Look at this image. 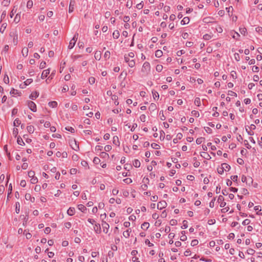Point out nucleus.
<instances>
[{"instance_id": "31", "label": "nucleus", "mask_w": 262, "mask_h": 262, "mask_svg": "<svg viewBox=\"0 0 262 262\" xmlns=\"http://www.w3.org/2000/svg\"><path fill=\"white\" fill-rule=\"evenodd\" d=\"M195 105L198 106H200L201 105V100L199 98H196L194 102Z\"/></svg>"}, {"instance_id": "40", "label": "nucleus", "mask_w": 262, "mask_h": 262, "mask_svg": "<svg viewBox=\"0 0 262 262\" xmlns=\"http://www.w3.org/2000/svg\"><path fill=\"white\" fill-rule=\"evenodd\" d=\"M119 32L118 31L116 30V31H115L113 33V36L114 37V38H118L119 36Z\"/></svg>"}, {"instance_id": "14", "label": "nucleus", "mask_w": 262, "mask_h": 262, "mask_svg": "<svg viewBox=\"0 0 262 262\" xmlns=\"http://www.w3.org/2000/svg\"><path fill=\"white\" fill-rule=\"evenodd\" d=\"M26 230H18V234H21L23 233L24 234H25L26 238L27 239H30L32 237V234L30 233H25Z\"/></svg>"}, {"instance_id": "22", "label": "nucleus", "mask_w": 262, "mask_h": 262, "mask_svg": "<svg viewBox=\"0 0 262 262\" xmlns=\"http://www.w3.org/2000/svg\"><path fill=\"white\" fill-rule=\"evenodd\" d=\"M133 164L135 167L138 168L140 166L141 163L139 160L136 159L133 161Z\"/></svg>"}, {"instance_id": "6", "label": "nucleus", "mask_w": 262, "mask_h": 262, "mask_svg": "<svg viewBox=\"0 0 262 262\" xmlns=\"http://www.w3.org/2000/svg\"><path fill=\"white\" fill-rule=\"evenodd\" d=\"M150 70V64L147 62H145L143 63L142 68V72L145 74H148Z\"/></svg>"}, {"instance_id": "48", "label": "nucleus", "mask_w": 262, "mask_h": 262, "mask_svg": "<svg viewBox=\"0 0 262 262\" xmlns=\"http://www.w3.org/2000/svg\"><path fill=\"white\" fill-rule=\"evenodd\" d=\"M28 176L29 178H31L35 177V172L32 170H30L28 172Z\"/></svg>"}, {"instance_id": "30", "label": "nucleus", "mask_w": 262, "mask_h": 262, "mask_svg": "<svg viewBox=\"0 0 262 262\" xmlns=\"http://www.w3.org/2000/svg\"><path fill=\"white\" fill-rule=\"evenodd\" d=\"M78 209L81 210L82 212H84L86 210V207H85L84 205H82V204H80L78 206Z\"/></svg>"}, {"instance_id": "37", "label": "nucleus", "mask_w": 262, "mask_h": 262, "mask_svg": "<svg viewBox=\"0 0 262 262\" xmlns=\"http://www.w3.org/2000/svg\"><path fill=\"white\" fill-rule=\"evenodd\" d=\"M151 146L152 148H153L154 149H159L160 148V146L159 144H157V143H153L151 144Z\"/></svg>"}, {"instance_id": "12", "label": "nucleus", "mask_w": 262, "mask_h": 262, "mask_svg": "<svg viewBox=\"0 0 262 262\" xmlns=\"http://www.w3.org/2000/svg\"><path fill=\"white\" fill-rule=\"evenodd\" d=\"M50 72V71L49 69L43 70L42 72L41 78L42 79L46 78L49 75Z\"/></svg>"}, {"instance_id": "49", "label": "nucleus", "mask_w": 262, "mask_h": 262, "mask_svg": "<svg viewBox=\"0 0 262 262\" xmlns=\"http://www.w3.org/2000/svg\"><path fill=\"white\" fill-rule=\"evenodd\" d=\"M112 99L113 100H115V104L117 105L119 104V102L117 101V100L118 99V97L116 95H113L112 97Z\"/></svg>"}, {"instance_id": "1", "label": "nucleus", "mask_w": 262, "mask_h": 262, "mask_svg": "<svg viewBox=\"0 0 262 262\" xmlns=\"http://www.w3.org/2000/svg\"><path fill=\"white\" fill-rule=\"evenodd\" d=\"M230 169V166L227 163H223L217 168V172L222 174L224 171H228Z\"/></svg>"}, {"instance_id": "51", "label": "nucleus", "mask_w": 262, "mask_h": 262, "mask_svg": "<svg viewBox=\"0 0 262 262\" xmlns=\"http://www.w3.org/2000/svg\"><path fill=\"white\" fill-rule=\"evenodd\" d=\"M159 115L160 116V119L161 120H165L166 119V117L164 115L163 111H160Z\"/></svg>"}, {"instance_id": "63", "label": "nucleus", "mask_w": 262, "mask_h": 262, "mask_svg": "<svg viewBox=\"0 0 262 262\" xmlns=\"http://www.w3.org/2000/svg\"><path fill=\"white\" fill-rule=\"evenodd\" d=\"M132 5H133V3H132V1H128L126 3V7H128V8H130L132 6Z\"/></svg>"}, {"instance_id": "28", "label": "nucleus", "mask_w": 262, "mask_h": 262, "mask_svg": "<svg viewBox=\"0 0 262 262\" xmlns=\"http://www.w3.org/2000/svg\"><path fill=\"white\" fill-rule=\"evenodd\" d=\"M163 55V52L160 50H158L155 52V56L158 57H161Z\"/></svg>"}, {"instance_id": "33", "label": "nucleus", "mask_w": 262, "mask_h": 262, "mask_svg": "<svg viewBox=\"0 0 262 262\" xmlns=\"http://www.w3.org/2000/svg\"><path fill=\"white\" fill-rule=\"evenodd\" d=\"M113 143L116 145H119V141L118 137L115 136L113 137Z\"/></svg>"}, {"instance_id": "11", "label": "nucleus", "mask_w": 262, "mask_h": 262, "mask_svg": "<svg viewBox=\"0 0 262 262\" xmlns=\"http://www.w3.org/2000/svg\"><path fill=\"white\" fill-rule=\"evenodd\" d=\"M75 4V0H71L69 8V12L72 13L74 11V6Z\"/></svg>"}, {"instance_id": "10", "label": "nucleus", "mask_w": 262, "mask_h": 262, "mask_svg": "<svg viewBox=\"0 0 262 262\" xmlns=\"http://www.w3.org/2000/svg\"><path fill=\"white\" fill-rule=\"evenodd\" d=\"M124 58H125V61L126 62L128 63V66L130 67L133 68V67H134L135 66V62L134 59H130V60H128V57L127 56H125Z\"/></svg>"}, {"instance_id": "44", "label": "nucleus", "mask_w": 262, "mask_h": 262, "mask_svg": "<svg viewBox=\"0 0 262 262\" xmlns=\"http://www.w3.org/2000/svg\"><path fill=\"white\" fill-rule=\"evenodd\" d=\"M140 120L141 121L143 122H144L146 121V116L145 115H141L140 116Z\"/></svg>"}, {"instance_id": "56", "label": "nucleus", "mask_w": 262, "mask_h": 262, "mask_svg": "<svg viewBox=\"0 0 262 262\" xmlns=\"http://www.w3.org/2000/svg\"><path fill=\"white\" fill-rule=\"evenodd\" d=\"M124 226L125 228H128L130 226L132 227V223H130L129 222L126 221L124 223Z\"/></svg>"}, {"instance_id": "35", "label": "nucleus", "mask_w": 262, "mask_h": 262, "mask_svg": "<svg viewBox=\"0 0 262 262\" xmlns=\"http://www.w3.org/2000/svg\"><path fill=\"white\" fill-rule=\"evenodd\" d=\"M15 211L17 213L20 211V204L18 202H16L15 204Z\"/></svg>"}, {"instance_id": "43", "label": "nucleus", "mask_w": 262, "mask_h": 262, "mask_svg": "<svg viewBox=\"0 0 262 262\" xmlns=\"http://www.w3.org/2000/svg\"><path fill=\"white\" fill-rule=\"evenodd\" d=\"M30 182L32 184H36L38 182V179H37V177H34L31 178Z\"/></svg>"}, {"instance_id": "8", "label": "nucleus", "mask_w": 262, "mask_h": 262, "mask_svg": "<svg viewBox=\"0 0 262 262\" xmlns=\"http://www.w3.org/2000/svg\"><path fill=\"white\" fill-rule=\"evenodd\" d=\"M10 94L12 96H20L21 95V93L19 91L14 89V88H12L11 91H10Z\"/></svg>"}, {"instance_id": "15", "label": "nucleus", "mask_w": 262, "mask_h": 262, "mask_svg": "<svg viewBox=\"0 0 262 262\" xmlns=\"http://www.w3.org/2000/svg\"><path fill=\"white\" fill-rule=\"evenodd\" d=\"M25 197L26 200L30 201L32 203H33L35 201V198L32 197L30 193H26Z\"/></svg>"}, {"instance_id": "4", "label": "nucleus", "mask_w": 262, "mask_h": 262, "mask_svg": "<svg viewBox=\"0 0 262 262\" xmlns=\"http://www.w3.org/2000/svg\"><path fill=\"white\" fill-rule=\"evenodd\" d=\"M27 104L29 109L33 112H36L37 111V106L34 102L30 100L27 101Z\"/></svg>"}, {"instance_id": "50", "label": "nucleus", "mask_w": 262, "mask_h": 262, "mask_svg": "<svg viewBox=\"0 0 262 262\" xmlns=\"http://www.w3.org/2000/svg\"><path fill=\"white\" fill-rule=\"evenodd\" d=\"M123 235L126 238L128 237L130 235L129 230H125L123 233Z\"/></svg>"}, {"instance_id": "46", "label": "nucleus", "mask_w": 262, "mask_h": 262, "mask_svg": "<svg viewBox=\"0 0 262 262\" xmlns=\"http://www.w3.org/2000/svg\"><path fill=\"white\" fill-rule=\"evenodd\" d=\"M89 82L90 84H93L95 82V78L93 77H91L89 78Z\"/></svg>"}, {"instance_id": "25", "label": "nucleus", "mask_w": 262, "mask_h": 262, "mask_svg": "<svg viewBox=\"0 0 262 262\" xmlns=\"http://www.w3.org/2000/svg\"><path fill=\"white\" fill-rule=\"evenodd\" d=\"M7 23H3L1 28H0V32L2 33H4L5 29H6L7 28Z\"/></svg>"}, {"instance_id": "27", "label": "nucleus", "mask_w": 262, "mask_h": 262, "mask_svg": "<svg viewBox=\"0 0 262 262\" xmlns=\"http://www.w3.org/2000/svg\"><path fill=\"white\" fill-rule=\"evenodd\" d=\"M20 14L19 13H17L16 14V15L14 17V21L15 22V23L17 24L20 21Z\"/></svg>"}, {"instance_id": "19", "label": "nucleus", "mask_w": 262, "mask_h": 262, "mask_svg": "<svg viewBox=\"0 0 262 262\" xmlns=\"http://www.w3.org/2000/svg\"><path fill=\"white\" fill-rule=\"evenodd\" d=\"M94 57L96 60H99L101 57V52L99 51H97L96 52H95Z\"/></svg>"}, {"instance_id": "26", "label": "nucleus", "mask_w": 262, "mask_h": 262, "mask_svg": "<svg viewBox=\"0 0 262 262\" xmlns=\"http://www.w3.org/2000/svg\"><path fill=\"white\" fill-rule=\"evenodd\" d=\"M27 129L29 133L32 134L34 132V127L33 125H29L27 126Z\"/></svg>"}, {"instance_id": "20", "label": "nucleus", "mask_w": 262, "mask_h": 262, "mask_svg": "<svg viewBox=\"0 0 262 262\" xmlns=\"http://www.w3.org/2000/svg\"><path fill=\"white\" fill-rule=\"evenodd\" d=\"M48 105L51 108H55L57 106L58 103L56 101H50L48 103Z\"/></svg>"}, {"instance_id": "59", "label": "nucleus", "mask_w": 262, "mask_h": 262, "mask_svg": "<svg viewBox=\"0 0 262 262\" xmlns=\"http://www.w3.org/2000/svg\"><path fill=\"white\" fill-rule=\"evenodd\" d=\"M250 223V220L249 219H246L243 222V225H249Z\"/></svg>"}, {"instance_id": "7", "label": "nucleus", "mask_w": 262, "mask_h": 262, "mask_svg": "<svg viewBox=\"0 0 262 262\" xmlns=\"http://www.w3.org/2000/svg\"><path fill=\"white\" fill-rule=\"evenodd\" d=\"M77 38H78V34H75L69 42V49H72L74 47V46L77 41Z\"/></svg>"}, {"instance_id": "55", "label": "nucleus", "mask_w": 262, "mask_h": 262, "mask_svg": "<svg viewBox=\"0 0 262 262\" xmlns=\"http://www.w3.org/2000/svg\"><path fill=\"white\" fill-rule=\"evenodd\" d=\"M72 159L74 161H77L79 159V157L77 154H74L72 155Z\"/></svg>"}, {"instance_id": "41", "label": "nucleus", "mask_w": 262, "mask_h": 262, "mask_svg": "<svg viewBox=\"0 0 262 262\" xmlns=\"http://www.w3.org/2000/svg\"><path fill=\"white\" fill-rule=\"evenodd\" d=\"M160 140L163 141L165 139V133L164 131L161 130V131H160Z\"/></svg>"}, {"instance_id": "21", "label": "nucleus", "mask_w": 262, "mask_h": 262, "mask_svg": "<svg viewBox=\"0 0 262 262\" xmlns=\"http://www.w3.org/2000/svg\"><path fill=\"white\" fill-rule=\"evenodd\" d=\"M28 52H29V51H28V48L24 47V48H23L22 51H21V53H22L23 56L24 57H27L28 54Z\"/></svg>"}, {"instance_id": "16", "label": "nucleus", "mask_w": 262, "mask_h": 262, "mask_svg": "<svg viewBox=\"0 0 262 262\" xmlns=\"http://www.w3.org/2000/svg\"><path fill=\"white\" fill-rule=\"evenodd\" d=\"M254 209L257 215H262V212H260V211H261V207L260 206L258 205L255 206L254 207Z\"/></svg>"}, {"instance_id": "9", "label": "nucleus", "mask_w": 262, "mask_h": 262, "mask_svg": "<svg viewBox=\"0 0 262 262\" xmlns=\"http://www.w3.org/2000/svg\"><path fill=\"white\" fill-rule=\"evenodd\" d=\"M167 206V203L165 201L159 202L157 204V208L160 210L165 208Z\"/></svg>"}, {"instance_id": "58", "label": "nucleus", "mask_w": 262, "mask_h": 262, "mask_svg": "<svg viewBox=\"0 0 262 262\" xmlns=\"http://www.w3.org/2000/svg\"><path fill=\"white\" fill-rule=\"evenodd\" d=\"M198 243H199V242L197 239H193L191 242V245L192 246H194L197 245L198 244Z\"/></svg>"}, {"instance_id": "36", "label": "nucleus", "mask_w": 262, "mask_h": 262, "mask_svg": "<svg viewBox=\"0 0 262 262\" xmlns=\"http://www.w3.org/2000/svg\"><path fill=\"white\" fill-rule=\"evenodd\" d=\"M21 123V121L18 119H16L13 122L14 126H18Z\"/></svg>"}, {"instance_id": "60", "label": "nucleus", "mask_w": 262, "mask_h": 262, "mask_svg": "<svg viewBox=\"0 0 262 262\" xmlns=\"http://www.w3.org/2000/svg\"><path fill=\"white\" fill-rule=\"evenodd\" d=\"M145 243L146 245H147L149 247H152L154 246V244L152 243H151L149 239H146L145 241Z\"/></svg>"}, {"instance_id": "2", "label": "nucleus", "mask_w": 262, "mask_h": 262, "mask_svg": "<svg viewBox=\"0 0 262 262\" xmlns=\"http://www.w3.org/2000/svg\"><path fill=\"white\" fill-rule=\"evenodd\" d=\"M9 35L12 39L13 44L16 46L18 42V34L17 31L14 30L11 31Z\"/></svg>"}, {"instance_id": "5", "label": "nucleus", "mask_w": 262, "mask_h": 262, "mask_svg": "<svg viewBox=\"0 0 262 262\" xmlns=\"http://www.w3.org/2000/svg\"><path fill=\"white\" fill-rule=\"evenodd\" d=\"M33 82V79L31 78L27 79L25 80L23 82L21 83L19 85V88L21 89H25L27 86L30 85Z\"/></svg>"}, {"instance_id": "13", "label": "nucleus", "mask_w": 262, "mask_h": 262, "mask_svg": "<svg viewBox=\"0 0 262 262\" xmlns=\"http://www.w3.org/2000/svg\"><path fill=\"white\" fill-rule=\"evenodd\" d=\"M39 96V93L37 91L33 92L29 96V98L32 100L35 99Z\"/></svg>"}, {"instance_id": "34", "label": "nucleus", "mask_w": 262, "mask_h": 262, "mask_svg": "<svg viewBox=\"0 0 262 262\" xmlns=\"http://www.w3.org/2000/svg\"><path fill=\"white\" fill-rule=\"evenodd\" d=\"M33 5V2L32 0H29L27 2V7L29 9H30L32 7Z\"/></svg>"}, {"instance_id": "57", "label": "nucleus", "mask_w": 262, "mask_h": 262, "mask_svg": "<svg viewBox=\"0 0 262 262\" xmlns=\"http://www.w3.org/2000/svg\"><path fill=\"white\" fill-rule=\"evenodd\" d=\"M228 95L233 97H237L236 93L232 91H229L228 92Z\"/></svg>"}, {"instance_id": "52", "label": "nucleus", "mask_w": 262, "mask_h": 262, "mask_svg": "<svg viewBox=\"0 0 262 262\" xmlns=\"http://www.w3.org/2000/svg\"><path fill=\"white\" fill-rule=\"evenodd\" d=\"M10 3V0H4L2 2V5L4 6H8Z\"/></svg>"}, {"instance_id": "17", "label": "nucleus", "mask_w": 262, "mask_h": 262, "mask_svg": "<svg viewBox=\"0 0 262 262\" xmlns=\"http://www.w3.org/2000/svg\"><path fill=\"white\" fill-rule=\"evenodd\" d=\"M136 219V217L135 215H132L129 217L128 220L130 221H132V228H135V220Z\"/></svg>"}, {"instance_id": "32", "label": "nucleus", "mask_w": 262, "mask_h": 262, "mask_svg": "<svg viewBox=\"0 0 262 262\" xmlns=\"http://www.w3.org/2000/svg\"><path fill=\"white\" fill-rule=\"evenodd\" d=\"M205 141V138L203 137H200L196 140V143L197 144H201Z\"/></svg>"}, {"instance_id": "54", "label": "nucleus", "mask_w": 262, "mask_h": 262, "mask_svg": "<svg viewBox=\"0 0 262 262\" xmlns=\"http://www.w3.org/2000/svg\"><path fill=\"white\" fill-rule=\"evenodd\" d=\"M41 187L39 185H35L34 187V190L36 192H39L41 190Z\"/></svg>"}, {"instance_id": "61", "label": "nucleus", "mask_w": 262, "mask_h": 262, "mask_svg": "<svg viewBox=\"0 0 262 262\" xmlns=\"http://www.w3.org/2000/svg\"><path fill=\"white\" fill-rule=\"evenodd\" d=\"M112 149V146L110 145H107L104 147V150L106 151H109Z\"/></svg>"}, {"instance_id": "38", "label": "nucleus", "mask_w": 262, "mask_h": 262, "mask_svg": "<svg viewBox=\"0 0 262 262\" xmlns=\"http://www.w3.org/2000/svg\"><path fill=\"white\" fill-rule=\"evenodd\" d=\"M182 234H183L181 237H180V239L182 241H185V240H186L187 239V237L185 235V231H183L182 232Z\"/></svg>"}, {"instance_id": "24", "label": "nucleus", "mask_w": 262, "mask_h": 262, "mask_svg": "<svg viewBox=\"0 0 262 262\" xmlns=\"http://www.w3.org/2000/svg\"><path fill=\"white\" fill-rule=\"evenodd\" d=\"M17 144L21 146H23L25 145L24 141L20 137L17 138Z\"/></svg>"}, {"instance_id": "23", "label": "nucleus", "mask_w": 262, "mask_h": 262, "mask_svg": "<svg viewBox=\"0 0 262 262\" xmlns=\"http://www.w3.org/2000/svg\"><path fill=\"white\" fill-rule=\"evenodd\" d=\"M67 213L71 216L74 215L75 213V208H70L67 211Z\"/></svg>"}, {"instance_id": "3", "label": "nucleus", "mask_w": 262, "mask_h": 262, "mask_svg": "<svg viewBox=\"0 0 262 262\" xmlns=\"http://www.w3.org/2000/svg\"><path fill=\"white\" fill-rule=\"evenodd\" d=\"M69 144L71 147L76 151L79 150V144L75 139H71L69 140Z\"/></svg>"}, {"instance_id": "29", "label": "nucleus", "mask_w": 262, "mask_h": 262, "mask_svg": "<svg viewBox=\"0 0 262 262\" xmlns=\"http://www.w3.org/2000/svg\"><path fill=\"white\" fill-rule=\"evenodd\" d=\"M212 35L211 34H206L203 36V39L206 40L211 39Z\"/></svg>"}, {"instance_id": "39", "label": "nucleus", "mask_w": 262, "mask_h": 262, "mask_svg": "<svg viewBox=\"0 0 262 262\" xmlns=\"http://www.w3.org/2000/svg\"><path fill=\"white\" fill-rule=\"evenodd\" d=\"M156 69L157 72H160L163 69V66L161 64H158L156 67Z\"/></svg>"}, {"instance_id": "64", "label": "nucleus", "mask_w": 262, "mask_h": 262, "mask_svg": "<svg viewBox=\"0 0 262 262\" xmlns=\"http://www.w3.org/2000/svg\"><path fill=\"white\" fill-rule=\"evenodd\" d=\"M254 250L252 249H249L247 250V253L249 255H253L254 253Z\"/></svg>"}, {"instance_id": "18", "label": "nucleus", "mask_w": 262, "mask_h": 262, "mask_svg": "<svg viewBox=\"0 0 262 262\" xmlns=\"http://www.w3.org/2000/svg\"><path fill=\"white\" fill-rule=\"evenodd\" d=\"M190 19L188 17H185L181 20V24L182 25H185L188 24L189 23Z\"/></svg>"}, {"instance_id": "53", "label": "nucleus", "mask_w": 262, "mask_h": 262, "mask_svg": "<svg viewBox=\"0 0 262 262\" xmlns=\"http://www.w3.org/2000/svg\"><path fill=\"white\" fill-rule=\"evenodd\" d=\"M239 31L241 33L244 35H245L247 33V29L245 28H241Z\"/></svg>"}, {"instance_id": "62", "label": "nucleus", "mask_w": 262, "mask_h": 262, "mask_svg": "<svg viewBox=\"0 0 262 262\" xmlns=\"http://www.w3.org/2000/svg\"><path fill=\"white\" fill-rule=\"evenodd\" d=\"M7 15V12L6 11H4L2 12L1 16V20L4 19Z\"/></svg>"}, {"instance_id": "45", "label": "nucleus", "mask_w": 262, "mask_h": 262, "mask_svg": "<svg viewBox=\"0 0 262 262\" xmlns=\"http://www.w3.org/2000/svg\"><path fill=\"white\" fill-rule=\"evenodd\" d=\"M245 142H249L252 144H254L255 143L254 139L251 137H249L248 140H245Z\"/></svg>"}, {"instance_id": "42", "label": "nucleus", "mask_w": 262, "mask_h": 262, "mask_svg": "<svg viewBox=\"0 0 262 262\" xmlns=\"http://www.w3.org/2000/svg\"><path fill=\"white\" fill-rule=\"evenodd\" d=\"M191 114L195 117H199L200 116V114H199V112L197 111H195V110L192 111L191 112Z\"/></svg>"}, {"instance_id": "47", "label": "nucleus", "mask_w": 262, "mask_h": 262, "mask_svg": "<svg viewBox=\"0 0 262 262\" xmlns=\"http://www.w3.org/2000/svg\"><path fill=\"white\" fill-rule=\"evenodd\" d=\"M194 160H195L194 162L193 163V166L194 167H198L200 165V163L199 161H197L196 158H194Z\"/></svg>"}]
</instances>
